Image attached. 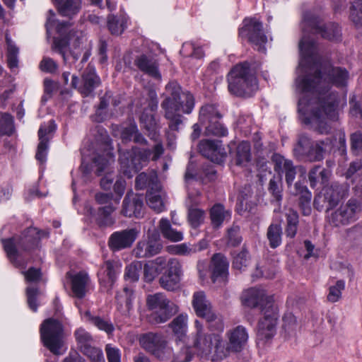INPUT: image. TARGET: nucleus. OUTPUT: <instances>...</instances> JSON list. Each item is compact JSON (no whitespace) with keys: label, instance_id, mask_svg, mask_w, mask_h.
<instances>
[{"label":"nucleus","instance_id":"obj_25","mask_svg":"<svg viewBox=\"0 0 362 362\" xmlns=\"http://www.w3.org/2000/svg\"><path fill=\"white\" fill-rule=\"evenodd\" d=\"M121 214L127 217H143L144 214L143 196L132 192L127 193L122 202Z\"/></svg>","mask_w":362,"mask_h":362},{"label":"nucleus","instance_id":"obj_51","mask_svg":"<svg viewBox=\"0 0 362 362\" xmlns=\"http://www.w3.org/2000/svg\"><path fill=\"white\" fill-rule=\"evenodd\" d=\"M250 144L248 142L243 141L238 144L236 148L235 164L243 166L251 160Z\"/></svg>","mask_w":362,"mask_h":362},{"label":"nucleus","instance_id":"obj_49","mask_svg":"<svg viewBox=\"0 0 362 362\" xmlns=\"http://www.w3.org/2000/svg\"><path fill=\"white\" fill-rule=\"evenodd\" d=\"M227 216H230V213L225 210L223 204H216L210 210V218L214 228H219Z\"/></svg>","mask_w":362,"mask_h":362},{"label":"nucleus","instance_id":"obj_17","mask_svg":"<svg viewBox=\"0 0 362 362\" xmlns=\"http://www.w3.org/2000/svg\"><path fill=\"white\" fill-rule=\"evenodd\" d=\"M358 209V202L355 199H351L345 205H341L328 216L329 222L334 227L349 225L356 220Z\"/></svg>","mask_w":362,"mask_h":362},{"label":"nucleus","instance_id":"obj_26","mask_svg":"<svg viewBox=\"0 0 362 362\" xmlns=\"http://www.w3.org/2000/svg\"><path fill=\"white\" fill-rule=\"evenodd\" d=\"M229 262L227 257L222 253L214 254L211 259L209 269L211 279L214 283L216 281L226 282L228 277Z\"/></svg>","mask_w":362,"mask_h":362},{"label":"nucleus","instance_id":"obj_58","mask_svg":"<svg viewBox=\"0 0 362 362\" xmlns=\"http://www.w3.org/2000/svg\"><path fill=\"white\" fill-rule=\"evenodd\" d=\"M6 42L8 66L10 68H16L18 66V48L15 45L8 33L6 34Z\"/></svg>","mask_w":362,"mask_h":362},{"label":"nucleus","instance_id":"obj_43","mask_svg":"<svg viewBox=\"0 0 362 362\" xmlns=\"http://www.w3.org/2000/svg\"><path fill=\"white\" fill-rule=\"evenodd\" d=\"M159 229L163 238L172 242H178L183 239L182 233L173 228L170 221L167 218H161L158 225Z\"/></svg>","mask_w":362,"mask_h":362},{"label":"nucleus","instance_id":"obj_59","mask_svg":"<svg viewBox=\"0 0 362 362\" xmlns=\"http://www.w3.org/2000/svg\"><path fill=\"white\" fill-rule=\"evenodd\" d=\"M243 242V235L240 226L233 225L227 230V245L232 247L239 246Z\"/></svg>","mask_w":362,"mask_h":362},{"label":"nucleus","instance_id":"obj_24","mask_svg":"<svg viewBox=\"0 0 362 362\" xmlns=\"http://www.w3.org/2000/svg\"><path fill=\"white\" fill-rule=\"evenodd\" d=\"M163 244L159 235L153 234L147 240H141L137 243L133 253L137 258H148L160 252Z\"/></svg>","mask_w":362,"mask_h":362},{"label":"nucleus","instance_id":"obj_33","mask_svg":"<svg viewBox=\"0 0 362 362\" xmlns=\"http://www.w3.org/2000/svg\"><path fill=\"white\" fill-rule=\"evenodd\" d=\"M139 231L136 228H129L115 232V251L130 247L136 239Z\"/></svg>","mask_w":362,"mask_h":362},{"label":"nucleus","instance_id":"obj_55","mask_svg":"<svg viewBox=\"0 0 362 362\" xmlns=\"http://www.w3.org/2000/svg\"><path fill=\"white\" fill-rule=\"evenodd\" d=\"M297 321L296 317L291 313L283 317V334L285 338L295 336L296 333Z\"/></svg>","mask_w":362,"mask_h":362},{"label":"nucleus","instance_id":"obj_46","mask_svg":"<svg viewBox=\"0 0 362 362\" xmlns=\"http://www.w3.org/2000/svg\"><path fill=\"white\" fill-rule=\"evenodd\" d=\"M85 317L89 322L94 325L99 329L105 332L108 335L112 333L113 325L110 317L93 316L90 311L85 313Z\"/></svg>","mask_w":362,"mask_h":362},{"label":"nucleus","instance_id":"obj_50","mask_svg":"<svg viewBox=\"0 0 362 362\" xmlns=\"http://www.w3.org/2000/svg\"><path fill=\"white\" fill-rule=\"evenodd\" d=\"M250 259V252L245 245H243L239 252L233 253L232 267L237 270H241L247 267Z\"/></svg>","mask_w":362,"mask_h":362},{"label":"nucleus","instance_id":"obj_56","mask_svg":"<svg viewBox=\"0 0 362 362\" xmlns=\"http://www.w3.org/2000/svg\"><path fill=\"white\" fill-rule=\"evenodd\" d=\"M146 203L150 208L155 211L160 213L165 209V204L161 195L159 194V189L156 191H148L146 194Z\"/></svg>","mask_w":362,"mask_h":362},{"label":"nucleus","instance_id":"obj_37","mask_svg":"<svg viewBox=\"0 0 362 362\" xmlns=\"http://www.w3.org/2000/svg\"><path fill=\"white\" fill-rule=\"evenodd\" d=\"M120 139L123 144L133 141L140 145H148V141L139 132L136 124H130L124 127L121 132Z\"/></svg>","mask_w":362,"mask_h":362},{"label":"nucleus","instance_id":"obj_35","mask_svg":"<svg viewBox=\"0 0 362 362\" xmlns=\"http://www.w3.org/2000/svg\"><path fill=\"white\" fill-rule=\"evenodd\" d=\"M135 187L136 189L149 188L150 191L160 189L156 172L151 170L149 173L143 172L139 174L135 180Z\"/></svg>","mask_w":362,"mask_h":362},{"label":"nucleus","instance_id":"obj_28","mask_svg":"<svg viewBox=\"0 0 362 362\" xmlns=\"http://www.w3.org/2000/svg\"><path fill=\"white\" fill-rule=\"evenodd\" d=\"M291 193L298 198V206L303 216H309L311 214L312 194L308 190L305 182H296L293 187L291 189Z\"/></svg>","mask_w":362,"mask_h":362},{"label":"nucleus","instance_id":"obj_27","mask_svg":"<svg viewBox=\"0 0 362 362\" xmlns=\"http://www.w3.org/2000/svg\"><path fill=\"white\" fill-rule=\"evenodd\" d=\"M274 163V170L280 176L285 174L286 182L288 187H291L296 175V167L291 160L284 158L278 153H274L272 157Z\"/></svg>","mask_w":362,"mask_h":362},{"label":"nucleus","instance_id":"obj_5","mask_svg":"<svg viewBox=\"0 0 362 362\" xmlns=\"http://www.w3.org/2000/svg\"><path fill=\"white\" fill-rule=\"evenodd\" d=\"M339 101L338 93H331L326 97H316L311 116L305 118L304 122L310 124L311 129L319 134H328L332 127L325 116L332 121L338 120L337 109Z\"/></svg>","mask_w":362,"mask_h":362},{"label":"nucleus","instance_id":"obj_53","mask_svg":"<svg viewBox=\"0 0 362 362\" xmlns=\"http://www.w3.org/2000/svg\"><path fill=\"white\" fill-rule=\"evenodd\" d=\"M209 334H205L200 330L197 332L193 341V347L204 355L211 354V348L209 345Z\"/></svg>","mask_w":362,"mask_h":362},{"label":"nucleus","instance_id":"obj_3","mask_svg":"<svg viewBox=\"0 0 362 362\" xmlns=\"http://www.w3.org/2000/svg\"><path fill=\"white\" fill-rule=\"evenodd\" d=\"M260 63L245 61L235 65L227 74L228 90L230 95L247 98H250L258 89L255 72Z\"/></svg>","mask_w":362,"mask_h":362},{"label":"nucleus","instance_id":"obj_1","mask_svg":"<svg viewBox=\"0 0 362 362\" xmlns=\"http://www.w3.org/2000/svg\"><path fill=\"white\" fill-rule=\"evenodd\" d=\"M301 56L311 64L310 72L296 79L297 88L301 93H315L316 97H326L331 93L332 86L344 88L347 86L349 74L345 68L333 66L319 53L316 41L303 38L299 42Z\"/></svg>","mask_w":362,"mask_h":362},{"label":"nucleus","instance_id":"obj_44","mask_svg":"<svg viewBox=\"0 0 362 362\" xmlns=\"http://www.w3.org/2000/svg\"><path fill=\"white\" fill-rule=\"evenodd\" d=\"M161 107L164 110V117L168 120V127L171 131H178L182 124V116L173 110L168 105V103H161Z\"/></svg>","mask_w":362,"mask_h":362},{"label":"nucleus","instance_id":"obj_42","mask_svg":"<svg viewBox=\"0 0 362 362\" xmlns=\"http://www.w3.org/2000/svg\"><path fill=\"white\" fill-rule=\"evenodd\" d=\"M286 226L285 233L286 237L293 238L298 231L299 224V215L297 211L288 209L285 213Z\"/></svg>","mask_w":362,"mask_h":362},{"label":"nucleus","instance_id":"obj_31","mask_svg":"<svg viewBox=\"0 0 362 362\" xmlns=\"http://www.w3.org/2000/svg\"><path fill=\"white\" fill-rule=\"evenodd\" d=\"M66 276L70 279L74 296L78 298H83L86 295V286L89 281L88 274L83 272L73 275L68 272Z\"/></svg>","mask_w":362,"mask_h":362},{"label":"nucleus","instance_id":"obj_10","mask_svg":"<svg viewBox=\"0 0 362 362\" xmlns=\"http://www.w3.org/2000/svg\"><path fill=\"white\" fill-rule=\"evenodd\" d=\"M192 304L196 315L205 320L210 331L220 332L223 330L224 324L221 315L214 310L203 291L194 293Z\"/></svg>","mask_w":362,"mask_h":362},{"label":"nucleus","instance_id":"obj_16","mask_svg":"<svg viewBox=\"0 0 362 362\" xmlns=\"http://www.w3.org/2000/svg\"><path fill=\"white\" fill-rule=\"evenodd\" d=\"M67 33L70 41L71 49L69 52L72 58V62H76L83 51L81 64L86 63L91 55V45L88 43L86 34L79 30L69 29Z\"/></svg>","mask_w":362,"mask_h":362},{"label":"nucleus","instance_id":"obj_40","mask_svg":"<svg viewBox=\"0 0 362 362\" xmlns=\"http://www.w3.org/2000/svg\"><path fill=\"white\" fill-rule=\"evenodd\" d=\"M330 175V170L320 165H315L308 173V180L310 187L315 188L317 183L325 184L328 182Z\"/></svg>","mask_w":362,"mask_h":362},{"label":"nucleus","instance_id":"obj_12","mask_svg":"<svg viewBox=\"0 0 362 362\" xmlns=\"http://www.w3.org/2000/svg\"><path fill=\"white\" fill-rule=\"evenodd\" d=\"M63 332L62 324L53 318L44 320L40 326V337L44 346L55 355L62 354Z\"/></svg>","mask_w":362,"mask_h":362},{"label":"nucleus","instance_id":"obj_38","mask_svg":"<svg viewBox=\"0 0 362 362\" xmlns=\"http://www.w3.org/2000/svg\"><path fill=\"white\" fill-rule=\"evenodd\" d=\"M55 3L59 14L70 18L79 13L82 5L81 0H55Z\"/></svg>","mask_w":362,"mask_h":362},{"label":"nucleus","instance_id":"obj_54","mask_svg":"<svg viewBox=\"0 0 362 362\" xmlns=\"http://www.w3.org/2000/svg\"><path fill=\"white\" fill-rule=\"evenodd\" d=\"M209 347L211 354H214L217 358H222L226 356L225 348L221 337L218 334H209Z\"/></svg>","mask_w":362,"mask_h":362},{"label":"nucleus","instance_id":"obj_62","mask_svg":"<svg viewBox=\"0 0 362 362\" xmlns=\"http://www.w3.org/2000/svg\"><path fill=\"white\" fill-rule=\"evenodd\" d=\"M14 131L13 117L8 113H0V135H11Z\"/></svg>","mask_w":362,"mask_h":362},{"label":"nucleus","instance_id":"obj_48","mask_svg":"<svg viewBox=\"0 0 362 362\" xmlns=\"http://www.w3.org/2000/svg\"><path fill=\"white\" fill-rule=\"evenodd\" d=\"M313 140L305 135L299 136L297 144L293 148L294 156L298 160L305 159L312 147Z\"/></svg>","mask_w":362,"mask_h":362},{"label":"nucleus","instance_id":"obj_57","mask_svg":"<svg viewBox=\"0 0 362 362\" xmlns=\"http://www.w3.org/2000/svg\"><path fill=\"white\" fill-rule=\"evenodd\" d=\"M216 179V170L211 165H202L196 173V180L207 184Z\"/></svg>","mask_w":362,"mask_h":362},{"label":"nucleus","instance_id":"obj_13","mask_svg":"<svg viewBox=\"0 0 362 362\" xmlns=\"http://www.w3.org/2000/svg\"><path fill=\"white\" fill-rule=\"evenodd\" d=\"M222 115L214 105H206L202 107L199 111V119L202 122L206 123L205 134L206 136L217 137L226 136L228 129L220 122Z\"/></svg>","mask_w":362,"mask_h":362},{"label":"nucleus","instance_id":"obj_6","mask_svg":"<svg viewBox=\"0 0 362 362\" xmlns=\"http://www.w3.org/2000/svg\"><path fill=\"white\" fill-rule=\"evenodd\" d=\"M40 240V231L29 228L21 235L2 239L4 249L11 262L18 268L24 269L27 262L22 258L23 252L30 253L37 249Z\"/></svg>","mask_w":362,"mask_h":362},{"label":"nucleus","instance_id":"obj_45","mask_svg":"<svg viewBox=\"0 0 362 362\" xmlns=\"http://www.w3.org/2000/svg\"><path fill=\"white\" fill-rule=\"evenodd\" d=\"M113 264L110 259L105 261L104 265L98 273L100 284L104 288H108L113 285L112 276Z\"/></svg>","mask_w":362,"mask_h":362},{"label":"nucleus","instance_id":"obj_19","mask_svg":"<svg viewBox=\"0 0 362 362\" xmlns=\"http://www.w3.org/2000/svg\"><path fill=\"white\" fill-rule=\"evenodd\" d=\"M197 147L200 154L213 163L221 164L227 158V152L221 140L202 139Z\"/></svg>","mask_w":362,"mask_h":362},{"label":"nucleus","instance_id":"obj_32","mask_svg":"<svg viewBox=\"0 0 362 362\" xmlns=\"http://www.w3.org/2000/svg\"><path fill=\"white\" fill-rule=\"evenodd\" d=\"M113 103V98L111 92H107L100 98V102L95 106V111L91 115V119L96 122H103L111 115L110 105Z\"/></svg>","mask_w":362,"mask_h":362},{"label":"nucleus","instance_id":"obj_60","mask_svg":"<svg viewBox=\"0 0 362 362\" xmlns=\"http://www.w3.org/2000/svg\"><path fill=\"white\" fill-rule=\"evenodd\" d=\"M205 211L201 209L190 207L188 209L187 219L193 228H198L204 223Z\"/></svg>","mask_w":362,"mask_h":362},{"label":"nucleus","instance_id":"obj_21","mask_svg":"<svg viewBox=\"0 0 362 362\" xmlns=\"http://www.w3.org/2000/svg\"><path fill=\"white\" fill-rule=\"evenodd\" d=\"M139 342L146 351L157 358L162 359L164 357L167 341L161 334L154 332L143 334L139 338Z\"/></svg>","mask_w":362,"mask_h":362},{"label":"nucleus","instance_id":"obj_9","mask_svg":"<svg viewBox=\"0 0 362 362\" xmlns=\"http://www.w3.org/2000/svg\"><path fill=\"white\" fill-rule=\"evenodd\" d=\"M349 189V186L345 182H333L325 186L314 198V208L318 211L328 213L347 197Z\"/></svg>","mask_w":362,"mask_h":362},{"label":"nucleus","instance_id":"obj_52","mask_svg":"<svg viewBox=\"0 0 362 362\" xmlns=\"http://www.w3.org/2000/svg\"><path fill=\"white\" fill-rule=\"evenodd\" d=\"M270 247L275 249L281 244L282 228L280 224H271L267 232Z\"/></svg>","mask_w":362,"mask_h":362},{"label":"nucleus","instance_id":"obj_34","mask_svg":"<svg viewBox=\"0 0 362 362\" xmlns=\"http://www.w3.org/2000/svg\"><path fill=\"white\" fill-rule=\"evenodd\" d=\"M168 262L163 257H158L154 260L146 263L144 266V279L146 282L150 283L163 272L167 267Z\"/></svg>","mask_w":362,"mask_h":362},{"label":"nucleus","instance_id":"obj_20","mask_svg":"<svg viewBox=\"0 0 362 362\" xmlns=\"http://www.w3.org/2000/svg\"><path fill=\"white\" fill-rule=\"evenodd\" d=\"M71 26L69 22L62 21L58 22L56 26V31L59 35L53 39L52 49L59 53L65 64H72V61L69 60L68 51H70V41L67 33L68 28Z\"/></svg>","mask_w":362,"mask_h":362},{"label":"nucleus","instance_id":"obj_15","mask_svg":"<svg viewBox=\"0 0 362 362\" xmlns=\"http://www.w3.org/2000/svg\"><path fill=\"white\" fill-rule=\"evenodd\" d=\"M243 24L239 29V36L257 46L258 51L265 52L264 45L267 42V37L264 33L262 22L255 18L245 19Z\"/></svg>","mask_w":362,"mask_h":362},{"label":"nucleus","instance_id":"obj_11","mask_svg":"<svg viewBox=\"0 0 362 362\" xmlns=\"http://www.w3.org/2000/svg\"><path fill=\"white\" fill-rule=\"evenodd\" d=\"M168 95L162 103H168L172 110L185 114L192 112L194 106V98L189 91L183 92L176 81L169 82L165 87Z\"/></svg>","mask_w":362,"mask_h":362},{"label":"nucleus","instance_id":"obj_7","mask_svg":"<svg viewBox=\"0 0 362 362\" xmlns=\"http://www.w3.org/2000/svg\"><path fill=\"white\" fill-rule=\"evenodd\" d=\"M146 303V320L151 325L165 323L178 312L177 305L161 293L147 296Z\"/></svg>","mask_w":362,"mask_h":362},{"label":"nucleus","instance_id":"obj_61","mask_svg":"<svg viewBox=\"0 0 362 362\" xmlns=\"http://www.w3.org/2000/svg\"><path fill=\"white\" fill-rule=\"evenodd\" d=\"M142 267L143 264L140 261L132 262L125 268L124 279L132 282L137 281L139 279Z\"/></svg>","mask_w":362,"mask_h":362},{"label":"nucleus","instance_id":"obj_29","mask_svg":"<svg viewBox=\"0 0 362 362\" xmlns=\"http://www.w3.org/2000/svg\"><path fill=\"white\" fill-rule=\"evenodd\" d=\"M139 120L143 129L146 130L147 136L157 143L161 142L159 141L160 125L157 122L154 115L147 112L145 110L141 113Z\"/></svg>","mask_w":362,"mask_h":362},{"label":"nucleus","instance_id":"obj_36","mask_svg":"<svg viewBox=\"0 0 362 362\" xmlns=\"http://www.w3.org/2000/svg\"><path fill=\"white\" fill-rule=\"evenodd\" d=\"M247 338L248 335L245 329L242 326H238L229 334L228 349L235 352L240 351Z\"/></svg>","mask_w":362,"mask_h":362},{"label":"nucleus","instance_id":"obj_23","mask_svg":"<svg viewBox=\"0 0 362 362\" xmlns=\"http://www.w3.org/2000/svg\"><path fill=\"white\" fill-rule=\"evenodd\" d=\"M97 204L101 206L98 209V223L100 226L112 224L113 194L112 192H98L95 195Z\"/></svg>","mask_w":362,"mask_h":362},{"label":"nucleus","instance_id":"obj_30","mask_svg":"<svg viewBox=\"0 0 362 362\" xmlns=\"http://www.w3.org/2000/svg\"><path fill=\"white\" fill-rule=\"evenodd\" d=\"M134 64L140 71L151 77L158 80L161 78V74L158 71V63L153 58L141 54L135 59Z\"/></svg>","mask_w":362,"mask_h":362},{"label":"nucleus","instance_id":"obj_4","mask_svg":"<svg viewBox=\"0 0 362 362\" xmlns=\"http://www.w3.org/2000/svg\"><path fill=\"white\" fill-rule=\"evenodd\" d=\"M119 165V172L128 178L140 171L146 165L152 156V160H158L164 153L162 142H158L153 150L149 148L133 146L131 150L122 151L120 145H117Z\"/></svg>","mask_w":362,"mask_h":362},{"label":"nucleus","instance_id":"obj_63","mask_svg":"<svg viewBox=\"0 0 362 362\" xmlns=\"http://www.w3.org/2000/svg\"><path fill=\"white\" fill-rule=\"evenodd\" d=\"M186 326V317L183 315H179L169 324V327L180 340L185 335Z\"/></svg>","mask_w":362,"mask_h":362},{"label":"nucleus","instance_id":"obj_47","mask_svg":"<svg viewBox=\"0 0 362 362\" xmlns=\"http://www.w3.org/2000/svg\"><path fill=\"white\" fill-rule=\"evenodd\" d=\"M74 337L78 346L82 352H84L93 346L94 339L93 337L82 327H79L75 330Z\"/></svg>","mask_w":362,"mask_h":362},{"label":"nucleus","instance_id":"obj_41","mask_svg":"<svg viewBox=\"0 0 362 362\" xmlns=\"http://www.w3.org/2000/svg\"><path fill=\"white\" fill-rule=\"evenodd\" d=\"M133 291L124 287L117 295V308L122 315H127L132 307Z\"/></svg>","mask_w":362,"mask_h":362},{"label":"nucleus","instance_id":"obj_2","mask_svg":"<svg viewBox=\"0 0 362 362\" xmlns=\"http://www.w3.org/2000/svg\"><path fill=\"white\" fill-rule=\"evenodd\" d=\"M242 303L250 308H259L262 317L257 323V337L260 340L272 339L276 334L279 317L273 296L265 295L262 291L251 288L243 294Z\"/></svg>","mask_w":362,"mask_h":362},{"label":"nucleus","instance_id":"obj_22","mask_svg":"<svg viewBox=\"0 0 362 362\" xmlns=\"http://www.w3.org/2000/svg\"><path fill=\"white\" fill-rule=\"evenodd\" d=\"M182 275V265L175 258L170 259L167 264V269L159 279L160 286L169 291L179 288Z\"/></svg>","mask_w":362,"mask_h":362},{"label":"nucleus","instance_id":"obj_8","mask_svg":"<svg viewBox=\"0 0 362 362\" xmlns=\"http://www.w3.org/2000/svg\"><path fill=\"white\" fill-rule=\"evenodd\" d=\"M302 30L304 33L302 38L305 37L307 41L313 39L307 37L306 33L320 34L322 38L329 41L341 40V29L338 23L329 22L322 24L321 18L310 11H306L303 14Z\"/></svg>","mask_w":362,"mask_h":362},{"label":"nucleus","instance_id":"obj_18","mask_svg":"<svg viewBox=\"0 0 362 362\" xmlns=\"http://www.w3.org/2000/svg\"><path fill=\"white\" fill-rule=\"evenodd\" d=\"M82 82L80 78L73 75L71 77V88L78 90V91L84 97L89 96L95 88L100 83V78L95 74L94 67L88 65L82 75Z\"/></svg>","mask_w":362,"mask_h":362},{"label":"nucleus","instance_id":"obj_64","mask_svg":"<svg viewBox=\"0 0 362 362\" xmlns=\"http://www.w3.org/2000/svg\"><path fill=\"white\" fill-rule=\"evenodd\" d=\"M350 18L356 26H362V0L354 2L350 8Z\"/></svg>","mask_w":362,"mask_h":362},{"label":"nucleus","instance_id":"obj_14","mask_svg":"<svg viewBox=\"0 0 362 362\" xmlns=\"http://www.w3.org/2000/svg\"><path fill=\"white\" fill-rule=\"evenodd\" d=\"M95 138L98 142L99 147L97 149L96 156L93 162L97 167V174L98 175L104 171L108 163V158H112V148L111 146V139L107 132L102 127H97V134Z\"/></svg>","mask_w":362,"mask_h":362},{"label":"nucleus","instance_id":"obj_39","mask_svg":"<svg viewBox=\"0 0 362 362\" xmlns=\"http://www.w3.org/2000/svg\"><path fill=\"white\" fill-rule=\"evenodd\" d=\"M332 145V139L326 138L324 140H319L312 142V147L306 155L305 160L310 162H317L324 159L325 149L324 146Z\"/></svg>","mask_w":362,"mask_h":362}]
</instances>
